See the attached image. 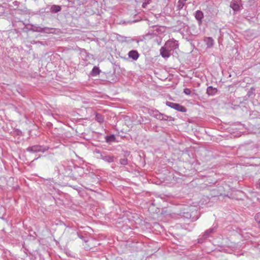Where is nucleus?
<instances>
[{
	"mask_svg": "<svg viewBox=\"0 0 260 260\" xmlns=\"http://www.w3.org/2000/svg\"><path fill=\"white\" fill-rule=\"evenodd\" d=\"M166 105L180 112H185L186 111V109L184 107L177 103L167 102Z\"/></svg>",
	"mask_w": 260,
	"mask_h": 260,
	"instance_id": "20e7f679",
	"label": "nucleus"
},
{
	"mask_svg": "<svg viewBox=\"0 0 260 260\" xmlns=\"http://www.w3.org/2000/svg\"><path fill=\"white\" fill-rule=\"evenodd\" d=\"M78 234V236L79 238H80L82 240H83L85 242H87V241L84 239V237L83 236H81V235H79L78 234Z\"/></svg>",
	"mask_w": 260,
	"mask_h": 260,
	"instance_id": "393cba45",
	"label": "nucleus"
},
{
	"mask_svg": "<svg viewBox=\"0 0 260 260\" xmlns=\"http://www.w3.org/2000/svg\"><path fill=\"white\" fill-rule=\"evenodd\" d=\"M183 92L186 95H190L191 90L189 88H185L184 89Z\"/></svg>",
	"mask_w": 260,
	"mask_h": 260,
	"instance_id": "b1692460",
	"label": "nucleus"
},
{
	"mask_svg": "<svg viewBox=\"0 0 260 260\" xmlns=\"http://www.w3.org/2000/svg\"><path fill=\"white\" fill-rule=\"evenodd\" d=\"M183 213H184V214H185V213H186V214H187V217H188V216H189L190 217H191V216L190 214H188V213H189V212H188V211H187V212H183Z\"/></svg>",
	"mask_w": 260,
	"mask_h": 260,
	"instance_id": "a878e982",
	"label": "nucleus"
},
{
	"mask_svg": "<svg viewBox=\"0 0 260 260\" xmlns=\"http://www.w3.org/2000/svg\"><path fill=\"white\" fill-rule=\"evenodd\" d=\"M217 92V88L213 87L212 86L208 87L206 90V93L209 96H213L215 95Z\"/></svg>",
	"mask_w": 260,
	"mask_h": 260,
	"instance_id": "9d476101",
	"label": "nucleus"
},
{
	"mask_svg": "<svg viewBox=\"0 0 260 260\" xmlns=\"http://www.w3.org/2000/svg\"><path fill=\"white\" fill-rule=\"evenodd\" d=\"M241 0H232L230 4V7L234 11H237L240 10Z\"/></svg>",
	"mask_w": 260,
	"mask_h": 260,
	"instance_id": "423d86ee",
	"label": "nucleus"
},
{
	"mask_svg": "<svg viewBox=\"0 0 260 260\" xmlns=\"http://www.w3.org/2000/svg\"><path fill=\"white\" fill-rule=\"evenodd\" d=\"M151 0H144V2L143 3L142 7L143 8H146L147 5L150 4Z\"/></svg>",
	"mask_w": 260,
	"mask_h": 260,
	"instance_id": "5701e85b",
	"label": "nucleus"
},
{
	"mask_svg": "<svg viewBox=\"0 0 260 260\" xmlns=\"http://www.w3.org/2000/svg\"><path fill=\"white\" fill-rule=\"evenodd\" d=\"M95 120L100 123H102L105 121V117L102 114L98 113H95Z\"/></svg>",
	"mask_w": 260,
	"mask_h": 260,
	"instance_id": "4468645a",
	"label": "nucleus"
},
{
	"mask_svg": "<svg viewBox=\"0 0 260 260\" xmlns=\"http://www.w3.org/2000/svg\"><path fill=\"white\" fill-rule=\"evenodd\" d=\"M115 140V136L113 135H110L109 136H107L106 137V142L108 143H110L111 142H113Z\"/></svg>",
	"mask_w": 260,
	"mask_h": 260,
	"instance_id": "6ab92c4d",
	"label": "nucleus"
},
{
	"mask_svg": "<svg viewBox=\"0 0 260 260\" xmlns=\"http://www.w3.org/2000/svg\"><path fill=\"white\" fill-rule=\"evenodd\" d=\"M129 58H132L133 60H137L140 55L137 51L131 50L128 53Z\"/></svg>",
	"mask_w": 260,
	"mask_h": 260,
	"instance_id": "1a4fd4ad",
	"label": "nucleus"
},
{
	"mask_svg": "<svg viewBox=\"0 0 260 260\" xmlns=\"http://www.w3.org/2000/svg\"><path fill=\"white\" fill-rule=\"evenodd\" d=\"M79 171H82L83 170V169L81 168H78Z\"/></svg>",
	"mask_w": 260,
	"mask_h": 260,
	"instance_id": "bb28decb",
	"label": "nucleus"
},
{
	"mask_svg": "<svg viewBox=\"0 0 260 260\" xmlns=\"http://www.w3.org/2000/svg\"><path fill=\"white\" fill-rule=\"evenodd\" d=\"M258 185H259V188H260V183H259V184Z\"/></svg>",
	"mask_w": 260,
	"mask_h": 260,
	"instance_id": "c85d7f7f",
	"label": "nucleus"
},
{
	"mask_svg": "<svg viewBox=\"0 0 260 260\" xmlns=\"http://www.w3.org/2000/svg\"><path fill=\"white\" fill-rule=\"evenodd\" d=\"M48 149L47 146H43L41 145H34L32 146L28 147L26 150L30 152H44Z\"/></svg>",
	"mask_w": 260,
	"mask_h": 260,
	"instance_id": "f257e3e1",
	"label": "nucleus"
},
{
	"mask_svg": "<svg viewBox=\"0 0 260 260\" xmlns=\"http://www.w3.org/2000/svg\"><path fill=\"white\" fill-rule=\"evenodd\" d=\"M160 54L164 58H168L171 55V52L167 48H165V46L162 47L160 49Z\"/></svg>",
	"mask_w": 260,
	"mask_h": 260,
	"instance_id": "6e6552de",
	"label": "nucleus"
},
{
	"mask_svg": "<svg viewBox=\"0 0 260 260\" xmlns=\"http://www.w3.org/2000/svg\"><path fill=\"white\" fill-rule=\"evenodd\" d=\"M100 157L106 162L110 163L114 161V156L113 155H107L105 153L101 154Z\"/></svg>",
	"mask_w": 260,
	"mask_h": 260,
	"instance_id": "39448f33",
	"label": "nucleus"
},
{
	"mask_svg": "<svg viewBox=\"0 0 260 260\" xmlns=\"http://www.w3.org/2000/svg\"><path fill=\"white\" fill-rule=\"evenodd\" d=\"M54 29L53 28H50V27H42V32L47 33V34L52 33L53 32L52 30H53Z\"/></svg>",
	"mask_w": 260,
	"mask_h": 260,
	"instance_id": "a211bd4d",
	"label": "nucleus"
},
{
	"mask_svg": "<svg viewBox=\"0 0 260 260\" xmlns=\"http://www.w3.org/2000/svg\"><path fill=\"white\" fill-rule=\"evenodd\" d=\"M33 30L34 31H37V32H42V27H41V26H34V28H33Z\"/></svg>",
	"mask_w": 260,
	"mask_h": 260,
	"instance_id": "4be33fe9",
	"label": "nucleus"
},
{
	"mask_svg": "<svg viewBox=\"0 0 260 260\" xmlns=\"http://www.w3.org/2000/svg\"><path fill=\"white\" fill-rule=\"evenodd\" d=\"M188 208H189V209H188V210H189V211H191L192 210V209H191V208H192V207H188Z\"/></svg>",
	"mask_w": 260,
	"mask_h": 260,
	"instance_id": "cd10ccee",
	"label": "nucleus"
},
{
	"mask_svg": "<svg viewBox=\"0 0 260 260\" xmlns=\"http://www.w3.org/2000/svg\"><path fill=\"white\" fill-rule=\"evenodd\" d=\"M61 7L58 5H53L51 7L50 11L52 13H57L61 11Z\"/></svg>",
	"mask_w": 260,
	"mask_h": 260,
	"instance_id": "2eb2a0df",
	"label": "nucleus"
},
{
	"mask_svg": "<svg viewBox=\"0 0 260 260\" xmlns=\"http://www.w3.org/2000/svg\"><path fill=\"white\" fill-rule=\"evenodd\" d=\"M100 72L101 71L99 68L96 67H94L91 72L90 74L92 76H96L97 75L100 74Z\"/></svg>",
	"mask_w": 260,
	"mask_h": 260,
	"instance_id": "dca6fc26",
	"label": "nucleus"
},
{
	"mask_svg": "<svg viewBox=\"0 0 260 260\" xmlns=\"http://www.w3.org/2000/svg\"><path fill=\"white\" fill-rule=\"evenodd\" d=\"M119 162L123 166L126 165L128 162L127 159L126 158H121L120 159Z\"/></svg>",
	"mask_w": 260,
	"mask_h": 260,
	"instance_id": "aec40b11",
	"label": "nucleus"
},
{
	"mask_svg": "<svg viewBox=\"0 0 260 260\" xmlns=\"http://www.w3.org/2000/svg\"><path fill=\"white\" fill-rule=\"evenodd\" d=\"M203 17L204 14L201 11L198 10L196 12L195 18L198 21L199 23H202Z\"/></svg>",
	"mask_w": 260,
	"mask_h": 260,
	"instance_id": "9b49d317",
	"label": "nucleus"
},
{
	"mask_svg": "<svg viewBox=\"0 0 260 260\" xmlns=\"http://www.w3.org/2000/svg\"><path fill=\"white\" fill-rule=\"evenodd\" d=\"M165 48H167L170 52L178 48V44L177 41L169 40L164 45Z\"/></svg>",
	"mask_w": 260,
	"mask_h": 260,
	"instance_id": "7ed1b4c3",
	"label": "nucleus"
},
{
	"mask_svg": "<svg viewBox=\"0 0 260 260\" xmlns=\"http://www.w3.org/2000/svg\"><path fill=\"white\" fill-rule=\"evenodd\" d=\"M187 1V0H178V4H177L178 10H180L182 9L183 8V7H184L185 2Z\"/></svg>",
	"mask_w": 260,
	"mask_h": 260,
	"instance_id": "f3484780",
	"label": "nucleus"
},
{
	"mask_svg": "<svg viewBox=\"0 0 260 260\" xmlns=\"http://www.w3.org/2000/svg\"><path fill=\"white\" fill-rule=\"evenodd\" d=\"M255 219L260 228V213H258L255 215Z\"/></svg>",
	"mask_w": 260,
	"mask_h": 260,
	"instance_id": "412c9836",
	"label": "nucleus"
},
{
	"mask_svg": "<svg viewBox=\"0 0 260 260\" xmlns=\"http://www.w3.org/2000/svg\"><path fill=\"white\" fill-rule=\"evenodd\" d=\"M67 2L69 3L68 6L70 7L80 6L83 4V3L80 0H68Z\"/></svg>",
	"mask_w": 260,
	"mask_h": 260,
	"instance_id": "ddd939ff",
	"label": "nucleus"
},
{
	"mask_svg": "<svg viewBox=\"0 0 260 260\" xmlns=\"http://www.w3.org/2000/svg\"><path fill=\"white\" fill-rule=\"evenodd\" d=\"M216 227L214 226L213 228H210V229L206 230L203 235L204 238L205 239L208 238V237H209V236H210V235L211 234L214 233L216 231Z\"/></svg>",
	"mask_w": 260,
	"mask_h": 260,
	"instance_id": "f8f14e48",
	"label": "nucleus"
},
{
	"mask_svg": "<svg viewBox=\"0 0 260 260\" xmlns=\"http://www.w3.org/2000/svg\"><path fill=\"white\" fill-rule=\"evenodd\" d=\"M204 41L208 48H212L214 44V41L212 37H205Z\"/></svg>",
	"mask_w": 260,
	"mask_h": 260,
	"instance_id": "0eeeda50",
	"label": "nucleus"
},
{
	"mask_svg": "<svg viewBox=\"0 0 260 260\" xmlns=\"http://www.w3.org/2000/svg\"><path fill=\"white\" fill-rule=\"evenodd\" d=\"M150 115L159 120H168L169 116L160 113L158 110H152L150 113Z\"/></svg>",
	"mask_w": 260,
	"mask_h": 260,
	"instance_id": "f03ea898",
	"label": "nucleus"
}]
</instances>
